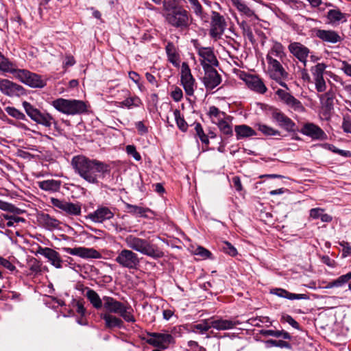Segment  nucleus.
Wrapping results in <instances>:
<instances>
[{"label": "nucleus", "mask_w": 351, "mask_h": 351, "mask_svg": "<svg viewBox=\"0 0 351 351\" xmlns=\"http://www.w3.org/2000/svg\"><path fill=\"white\" fill-rule=\"evenodd\" d=\"M86 290L85 296L92 306L97 310L104 307L106 311L99 315L104 321L106 328H122L124 325L123 320L131 323L136 322L134 310L130 305L110 296L105 295L101 298L95 291L88 287H86Z\"/></svg>", "instance_id": "f257e3e1"}, {"label": "nucleus", "mask_w": 351, "mask_h": 351, "mask_svg": "<svg viewBox=\"0 0 351 351\" xmlns=\"http://www.w3.org/2000/svg\"><path fill=\"white\" fill-rule=\"evenodd\" d=\"M124 241L129 249L125 248L118 251L114 258V261L121 267L128 269H137L140 265V259L134 251L155 260L165 256L162 250L148 239L130 234L125 238Z\"/></svg>", "instance_id": "f03ea898"}, {"label": "nucleus", "mask_w": 351, "mask_h": 351, "mask_svg": "<svg viewBox=\"0 0 351 351\" xmlns=\"http://www.w3.org/2000/svg\"><path fill=\"white\" fill-rule=\"evenodd\" d=\"M71 165L75 172L90 184H98V177L104 178L110 173L109 165L82 155L74 156Z\"/></svg>", "instance_id": "7ed1b4c3"}, {"label": "nucleus", "mask_w": 351, "mask_h": 351, "mask_svg": "<svg viewBox=\"0 0 351 351\" xmlns=\"http://www.w3.org/2000/svg\"><path fill=\"white\" fill-rule=\"evenodd\" d=\"M162 8V16L169 26L181 31L189 28L193 20L191 14L175 0H164Z\"/></svg>", "instance_id": "20e7f679"}, {"label": "nucleus", "mask_w": 351, "mask_h": 351, "mask_svg": "<svg viewBox=\"0 0 351 351\" xmlns=\"http://www.w3.org/2000/svg\"><path fill=\"white\" fill-rule=\"evenodd\" d=\"M51 106L58 112L66 115L82 114L88 111L86 102L79 99H56Z\"/></svg>", "instance_id": "39448f33"}, {"label": "nucleus", "mask_w": 351, "mask_h": 351, "mask_svg": "<svg viewBox=\"0 0 351 351\" xmlns=\"http://www.w3.org/2000/svg\"><path fill=\"white\" fill-rule=\"evenodd\" d=\"M22 105L27 114L36 123L46 128H50L52 124L55 125L57 124V121L50 114L40 112L30 103L25 101L23 102Z\"/></svg>", "instance_id": "423d86ee"}, {"label": "nucleus", "mask_w": 351, "mask_h": 351, "mask_svg": "<svg viewBox=\"0 0 351 351\" xmlns=\"http://www.w3.org/2000/svg\"><path fill=\"white\" fill-rule=\"evenodd\" d=\"M12 74L20 82L31 88H41L47 85V80L43 79L41 75L25 69L16 68Z\"/></svg>", "instance_id": "0eeeda50"}, {"label": "nucleus", "mask_w": 351, "mask_h": 351, "mask_svg": "<svg viewBox=\"0 0 351 351\" xmlns=\"http://www.w3.org/2000/svg\"><path fill=\"white\" fill-rule=\"evenodd\" d=\"M267 62V75L269 77L276 81L281 86L288 89L285 80L288 78L289 73L283 67L284 61H272Z\"/></svg>", "instance_id": "6e6552de"}, {"label": "nucleus", "mask_w": 351, "mask_h": 351, "mask_svg": "<svg viewBox=\"0 0 351 351\" xmlns=\"http://www.w3.org/2000/svg\"><path fill=\"white\" fill-rule=\"evenodd\" d=\"M147 335L149 338L145 341L148 344L162 350L168 348L171 343H174L173 337L169 333L147 332Z\"/></svg>", "instance_id": "1a4fd4ad"}, {"label": "nucleus", "mask_w": 351, "mask_h": 351, "mask_svg": "<svg viewBox=\"0 0 351 351\" xmlns=\"http://www.w3.org/2000/svg\"><path fill=\"white\" fill-rule=\"evenodd\" d=\"M226 23L224 17L216 11L211 12L210 36L215 39L219 38L223 34Z\"/></svg>", "instance_id": "9d476101"}, {"label": "nucleus", "mask_w": 351, "mask_h": 351, "mask_svg": "<svg viewBox=\"0 0 351 351\" xmlns=\"http://www.w3.org/2000/svg\"><path fill=\"white\" fill-rule=\"evenodd\" d=\"M202 68L204 71L203 83L206 89L213 90L221 82V77L213 66L202 63Z\"/></svg>", "instance_id": "9b49d317"}, {"label": "nucleus", "mask_w": 351, "mask_h": 351, "mask_svg": "<svg viewBox=\"0 0 351 351\" xmlns=\"http://www.w3.org/2000/svg\"><path fill=\"white\" fill-rule=\"evenodd\" d=\"M180 80L186 94L189 96L193 95L196 87L195 80L186 62L182 64Z\"/></svg>", "instance_id": "f8f14e48"}, {"label": "nucleus", "mask_w": 351, "mask_h": 351, "mask_svg": "<svg viewBox=\"0 0 351 351\" xmlns=\"http://www.w3.org/2000/svg\"><path fill=\"white\" fill-rule=\"evenodd\" d=\"M51 204L69 215L77 216L81 214V205L67 202L64 199H60L55 197L50 198Z\"/></svg>", "instance_id": "ddd939ff"}, {"label": "nucleus", "mask_w": 351, "mask_h": 351, "mask_svg": "<svg viewBox=\"0 0 351 351\" xmlns=\"http://www.w3.org/2000/svg\"><path fill=\"white\" fill-rule=\"evenodd\" d=\"M0 91L8 97H19L25 95V88L9 80L0 79Z\"/></svg>", "instance_id": "4468645a"}, {"label": "nucleus", "mask_w": 351, "mask_h": 351, "mask_svg": "<svg viewBox=\"0 0 351 351\" xmlns=\"http://www.w3.org/2000/svg\"><path fill=\"white\" fill-rule=\"evenodd\" d=\"M289 52L298 59L304 67L307 64V58L309 56L310 49L299 42H292L288 46Z\"/></svg>", "instance_id": "2eb2a0df"}, {"label": "nucleus", "mask_w": 351, "mask_h": 351, "mask_svg": "<svg viewBox=\"0 0 351 351\" xmlns=\"http://www.w3.org/2000/svg\"><path fill=\"white\" fill-rule=\"evenodd\" d=\"M62 250L73 256H77L82 258H100L101 254L94 248L85 247H77L74 248L62 247Z\"/></svg>", "instance_id": "dca6fc26"}, {"label": "nucleus", "mask_w": 351, "mask_h": 351, "mask_svg": "<svg viewBox=\"0 0 351 351\" xmlns=\"http://www.w3.org/2000/svg\"><path fill=\"white\" fill-rule=\"evenodd\" d=\"M241 77L247 87L255 92L263 94L267 90L263 80L256 75L244 73L241 74Z\"/></svg>", "instance_id": "f3484780"}, {"label": "nucleus", "mask_w": 351, "mask_h": 351, "mask_svg": "<svg viewBox=\"0 0 351 351\" xmlns=\"http://www.w3.org/2000/svg\"><path fill=\"white\" fill-rule=\"evenodd\" d=\"M271 118L278 125L287 132H294L295 123L286 114L278 109H274L271 112Z\"/></svg>", "instance_id": "a211bd4d"}, {"label": "nucleus", "mask_w": 351, "mask_h": 351, "mask_svg": "<svg viewBox=\"0 0 351 351\" xmlns=\"http://www.w3.org/2000/svg\"><path fill=\"white\" fill-rule=\"evenodd\" d=\"M114 215V213L111 208L104 206H99L94 212L90 213L87 218L95 223H102L106 220L113 218Z\"/></svg>", "instance_id": "6ab92c4d"}, {"label": "nucleus", "mask_w": 351, "mask_h": 351, "mask_svg": "<svg viewBox=\"0 0 351 351\" xmlns=\"http://www.w3.org/2000/svg\"><path fill=\"white\" fill-rule=\"evenodd\" d=\"M36 254H40L47 258L48 261L56 268H62V260L61 256L60 254L53 249L40 246L37 250Z\"/></svg>", "instance_id": "aec40b11"}, {"label": "nucleus", "mask_w": 351, "mask_h": 351, "mask_svg": "<svg viewBox=\"0 0 351 351\" xmlns=\"http://www.w3.org/2000/svg\"><path fill=\"white\" fill-rule=\"evenodd\" d=\"M304 135L311 137L314 140H326L328 136L324 130L312 123H305L300 130Z\"/></svg>", "instance_id": "412c9836"}, {"label": "nucleus", "mask_w": 351, "mask_h": 351, "mask_svg": "<svg viewBox=\"0 0 351 351\" xmlns=\"http://www.w3.org/2000/svg\"><path fill=\"white\" fill-rule=\"evenodd\" d=\"M315 36L325 43L335 44L342 40L339 33L332 29H315Z\"/></svg>", "instance_id": "4be33fe9"}, {"label": "nucleus", "mask_w": 351, "mask_h": 351, "mask_svg": "<svg viewBox=\"0 0 351 351\" xmlns=\"http://www.w3.org/2000/svg\"><path fill=\"white\" fill-rule=\"evenodd\" d=\"M198 55L200 56L201 65L202 63L210 66H217L219 62L214 53L213 49L211 47H200L197 48Z\"/></svg>", "instance_id": "5701e85b"}, {"label": "nucleus", "mask_w": 351, "mask_h": 351, "mask_svg": "<svg viewBox=\"0 0 351 351\" xmlns=\"http://www.w3.org/2000/svg\"><path fill=\"white\" fill-rule=\"evenodd\" d=\"M286 56L284 46L280 43L276 41L269 50L266 56V60L267 62L285 61Z\"/></svg>", "instance_id": "b1692460"}, {"label": "nucleus", "mask_w": 351, "mask_h": 351, "mask_svg": "<svg viewBox=\"0 0 351 351\" xmlns=\"http://www.w3.org/2000/svg\"><path fill=\"white\" fill-rule=\"evenodd\" d=\"M326 17L327 23L332 26H337L341 23L346 21V14L341 12L339 8L329 10Z\"/></svg>", "instance_id": "393cba45"}, {"label": "nucleus", "mask_w": 351, "mask_h": 351, "mask_svg": "<svg viewBox=\"0 0 351 351\" xmlns=\"http://www.w3.org/2000/svg\"><path fill=\"white\" fill-rule=\"evenodd\" d=\"M210 326L218 330H230L234 328L236 326L241 324L239 320H230V319H210Z\"/></svg>", "instance_id": "a878e982"}, {"label": "nucleus", "mask_w": 351, "mask_h": 351, "mask_svg": "<svg viewBox=\"0 0 351 351\" xmlns=\"http://www.w3.org/2000/svg\"><path fill=\"white\" fill-rule=\"evenodd\" d=\"M233 5L237 9L241 15L248 18L258 19V17L255 11L242 0H231Z\"/></svg>", "instance_id": "bb28decb"}, {"label": "nucleus", "mask_w": 351, "mask_h": 351, "mask_svg": "<svg viewBox=\"0 0 351 351\" xmlns=\"http://www.w3.org/2000/svg\"><path fill=\"white\" fill-rule=\"evenodd\" d=\"M213 123L218 126V128L222 134L228 137L233 135L231 117L230 116H226V117H223V119H219L218 121L213 120Z\"/></svg>", "instance_id": "cd10ccee"}, {"label": "nucleus", "mask_w": 351, "mask_h": 351, "mask_svg": "<svg viewBox=\"0 0 351 351\" xmlns=\"http://www.w3.org/2000/svg\"><path fill=\"white\" fill-rule=\"evenodd\" d=\"M37 184L38 187L42 190L53 193L59 191L62 182L60 180L51 179L39 181Z\"/></svg>", "instance_id": "c85d7f7f"}, {"label": "nucleus", "mask_w": 351, "mask_h": 351, "mask_svg": "<svg viewBox=\"0 0 351 351\" xmlns=\"http://www.w3.org/2000/svg\"><path fill=\"white\" fill-rule=\"evenodd\" d=\"M271 293L275 294L280 298H287L291 300H307L308 297L306 294H297L292 293L283 289H275L271 291Z\"/></svg>", "instance_id": "c756f323"}, {"label": "nucleus", "mask_w": 351, "mask_h": 351, "mask_svg": "<svg viewBox=\"0 0 351 351\" xmlns=\"http://www.w3.org/2000/svg\"><path fill=\"white\" fill-rule=\"evenodd\" d=\"M234 130L238 140L256 135L255 130L247 125H236Z\"/></svg>", "instance_id": "7c9ffc66"}, {"label": "nucleus", "mask_w": 351, "mask_h": 351, "mask_svg": "<svg viewBox=\"0 0 351 351\" xmlns=\"http://www.w3.org/2000/svg\"><path fill=\"white\" fill-rule=\"evenodd\" d=\"M168 60L174 66H179V56L173 43H168L165 47Z\"/></svg>", "instance_id": "2f4dec72"}, {"label": "nucleus", "mask_w": 351, "mask_h": 351, "mask_svg": "<svg viewBox=\"0 0 351 351\" xmlns=\"http://www.w3.org/2000/svg\"><path fill=\"white\" fill-rule=\"evenodd\" d=\"M15 69L16 65L0 52V71L3 73H10L12 74Z\"/></svg>", "instance_id": "473e14b6"}, {"label": "nucleus", "mask_w": 351, "mask_h": 351, "mask_svg": "<svg viewBox=\"0 0 351 351\" xmlns=\"http://www.w3.org/2000/svg\"><path fill=\"white\" fill-rule=\"evenodd\" d=\"M40 219L43 226L49 230L57 228L60 225V221L58 220L51 217L48 214L42 215Z\"/></svg>", "instance_id": "72a5a7b5"}, {"label": "nucleus", "mask_w": 351, "mask_h": 351, "mask_svg": "<svg viewBox=\"0 0 351 351\" xmlns=\"http://www.w3.org/2000/svg\"><path fill=\"white\" fill-rule=\"evenodd\" d=\"M142 105V101L138 96L127 97L125 99L120 102L121 107H125L130 109L133 107H139Z\"/></svg>", "instance_id": "f704fd0d"}, {"label": "nucleus", "mask_w": 351, "mask_h": 351, "mask_svg": "<svg viewBox=\"0 0 351 351\" xmlns=\"http://www.w3.org/2000/svg\"><path fill=\"white\" fill-rule=\"evenodd\" d=\"M334 98L335 93L332 90H329L327 93L322 94L319 96L322 104L328 109L332 108L333 106Z\"/></svg>", "instance_id": "c9c22d12"}, {"label": "nucleus", "mask_w": 351, "mask_h": 351, "mask_svg": "<svg viewBox=\"0 0 351 351\" xmlns=\"http://www.w3.org/2000/svg\"><path fill=\"white\" fill-rule=\"evenodd\" d=\"M260 334L263 336H272L275 337H282L285 339H290L291 335L289 332L284 330H261Z\"/></svg>", "instance_id": "e433bc0d"}, {"label": "nucleus", "mask_w": 351, "mask_h": 351, "mask_svg": "<svg viewBox=\"0 0 351 351\" xmlns=\"http://www.w3.org/2000/svg\"><path fill=\"white\" fill-rule=\"evenodd\" d=\"M126 208L130 213L139 217H146L147 212L149 210V208H145L143 207L130 204H126Z\"/></svg>", "instance_id": "4c0bfd02"}, {"label": "nucleus", "mask_w": 351, "mask_h": 351, "mask_svg": "<svg viewBox=\"0 0 351 351\" xmlns=\"http://www.w3.org/2000/svg\"><path fill=\"white\" fill-rule=\"evenodd\" d=\"M173 115L178 128L182 132H186L188 129V124L184 117L181 116L180 111L178 109H176L173 111Z\"/></svg>", "instance_id": "58836bf2"}, {"label": "nucleus", "mask_w": 351, "mask_h": 351, "mask_svg": "<svg viewBox=\"0 0 351 351\" xmlns=\"http://www.w3.org/2000/svg\"><path fill=\"white\" fill-rule=\"evenodd\" d=\"M257 129L265 136H276L280 135V132L273 128L262 123L256 125Z\"/></svg>", "instance_id": "ea45409f"}, {"label": "nucleus", "mask_w": 351, "mask_h": 351, "mask_svg": "<svg viewBox=\"0 0 351 351\" xmlns=\"http://www.w3.org/2000/svg\"><path fill=\"white\" fill-rule=\"evenodd\" d=\"M208 116L211 119V121L215 120L218 121L219 119H223L226 115L223 112L219 110V109L214 106L209 108L208 112Z\"/></svg>", "instance_id": "a19ab883"}, {"label": "nucleus", "mask_w": 351, "mask_h": 351, "mask_svg": "<svg viewBox=\"0 0 351 351\" xmlns=\"http://www.w3.org/2000/svg\"><path fill=\"white\" fill-rule=\"evenodd\" d=\"M326 65L324 63H318L311 68V73L314 80L324 78V73L326 70Z\"/></svg>", "instance_id": "79ce46f5"}, {"label": "nucleus", "mask_w": 351, "mask_h": 351, "mask_svg": "<svg viewBox=\"0 0 351 351\" xmlns=\"http://www.w3.org/2000/svg\"><path fill=\"white\" fill-rule=\"evenodd\" d=\"M266 346L267 348L271 347H279L281 348H289L290 344L289 343L283 341V340H274V339H269L265 341Z\"/></svg>", "instance_id": "37998d69"}, {"label": "nucleus", "mask_w": 351, "mask_h": 351, "mask_svg": "<svg viewBox=\"0 0 351 351\" xmlns=\"http://www.w3.org/2000/svg\"><path fill=\"white\" fill-rule=\"evenodd\" d=\"M5 112L11 117L16 118L19 120H25L26 119L25 115L19 110L18 109L14 107H7L5 108Z\"/></svg>", "instance_id": "c03bdc74"}, {"label": "nucleus", "mask_w": 351, "mask_h": 351, "mask_svg": "<svg viewBox=\"0 0 351 351\" xmlns=\"http://www.w3.org/2000/svg\"><path fill=\"white\" fill-rule=\"evenodd\" d=\"M210 319L204 320L202 322L195 324L193 326L194 330H198L201 334H204L207 332L212 327L210 326Z\"/></svg>", "instance_id": "a18cd8bd"}, {"label": "nucleus", "mask_w": 351, "mask_h": 351, "mask_svg": "<svg viewBox=\"0 0 351 351\" xmlns=\"http://www.w3.org/2000/svg\"><path fill=\"white\" fill-rule=\"evenodd\" d=\"M197 135L199 136L200 141L205 144L209 143L208 136L205 134L202 126L199 123H197L195 126Z\"/></svg>", "instance_id": "49530a36"}, {"label": "nucleus", "mask_w": 351, "mask_h": 351, "mask_svg": "<svg viewBox=\"0 0 351 351\" xmlns=\"http://www.w3.org/2000/svg\"><path fill=\"white\" fill-rule=\"evenodd\" d=\"M222 249L224 252L232 256H235L237 254V249L228 241L223 242Z\"/></svg>", "instance_id": "de8ad7c7"}, {"label": "nucleus", "mask_w": 351, "mask_h": 351, "mask_svg": "<svg viewBox=\"0 0 351 351\" xmlns=\"http://www.w3.org/2000/svg\"><path fill=\"white\" fill-rule=\"evenodd\" d=\"M287 106L298 112H303L304 110L302 104L294 97H292V99H291Z\"/></svg>", "instance_id": "09e8293b"}, {"label": "nucleus", "mask_w": 351, "mask_h": 351, "mask_svg": "<svg viewBox=\"0 0 351 351\" xmlns=\"http://www.w3.org/2000/svg\"><path fill=\"white\" fill-rule=\"evenodd\" d=\"M126 152L128 155L132 156L136 161L141 160L140 154L136 151V147L133 145H127L125 147Z\"/></svg>", "instance_id": "8fccbe9b"}, {"label": "nucleus", "mask_w": 351, "mask_h": 351, "mask_svg": "<svg viewBox=\"0 0 351 351\" xmlns=\"http://www.w3.org/2000/svg\"><path fill=\"white\" fill-rule=\"evenodd\" d=\"M351 280V272H348L345 275H341L337 278L335 280L337 287H340L347 283Z\"/></svg>", "instance_id": "3c124183"}, {"label": "nucleus", "mask_w": 351, "mask_h": 351, "mask_svg": "<svg viewBox=\"0 0 351 351\" xmlns=\"http://www.w3.org/2000/svg\"><path fill=\"white\" fill-rule=\"evenodd\" d=\"M282 320H283L285 322H287L289 324H290L293 328L295 329L300 328L299 324L289 315H283L282 316Z\"/></svg>", "instance_id": "603ef678"}, {"label": "nucleus", "mask_w": 351, "mask_h": 351, "mask_svg": "<svg viewBox=\"0 0 351 351\" xmlns=\"http://www.w3.org/2000/svg\"><path fill=\"white\" fill-rule=\"evenodd\" d=\"M314 80L317 92L322 93L326 90V85L324 78L315 79Z\"/></svg>", "instance_id": "864d4df0"}, {"label": "nucleus", "mask_w": 351, "mask_h": 351, "mask_svg": "<svg viewBox=\"0 0 351 351\" xmlns=\"http://www.w3.org/2000/svg\"><path fill=\"white\" fill-rule=\"evenodd\" d=\"M0 265L3 267L8 269L10 271H13L16 269V267L12 265L8 260L3 258L0 256Z\"/></svg>", "instance_id": "5fc2aeb1"}, {"label": "nucleus", "mask_w": 351, "mask_h": 351, "mask_svg": "<svg viewBox=\"0 0 351 351\" xmlns=\"http://www.w3.org/2000/svg\"><path fill=\"white\" fill-rule=\"evenodd\" d=\"M342 128L345 132L351 133V119L349 117H343Z\"/></svg>", "instance_id": "6e6d98bb"}, {"label": "nucleus", "mask_w": 351, "mask_h": 351, "mask_svg": "<svg viewBox=\"0 0 351 351\" xmlns=\"http://www.w3.org/2000/svg\"><path fill=\"white\" fill-rule=\"evenodd\" d=\"M324 213V209L320 208H315L310 210V217L313 219H319Z\"/></svg>", "instance_id": "4d7b16f0"}, {"label": "nucleus", "mask_w": 351, "mask_h": 351, "mask_svg": "<svg viewBox=\"0 0 351 351\" xmlns=\"http://www.w3.org/2000/svg\"><path fill=\"white\" fill-rule=\"evenodd\" d=\"M340 245L343 247V256L346 257L351 254V245L346 241L340 243Z\"/></svg>", "instance_id": "13d9d810"}, {"label": "nucleus", "mask_w": 351, "mask_h": 351, "mask_svg": "<svg viewBox=\"0 0 351 351\" xmlns=\"http://www.w3.org/2000/svg\"><path fill=\"white\" fill-rule=\"evenodd\" d=\"M135 126L141 135L145 134L148 132V128L145 125L143 121L136 122Z\"/></svg>", "instance_id": "bf43d9fd"}, {"label": "nucleus", "mask_w": 351, "mask_h": 351, "mask_svg": "<svg viewBox=\"0 0 351 351\" xmlns=\"http://www.w3.org/2000/svg\"><path fill=\"white\" fill-rule=\"evenodd\" d=\"M195 15L198 17L201 21L204 23H208L209 20L208 14L204 11V9H201V10L197 11L195 13Z\"/></svg>", "instance_id": "052dcab7"}, {"label": "nucleus", "mask_w": 351, "mask_h": 351, "mask_svg": "<svg viewBox=\"0 0 351 351\" xmlns=\"http://www.w3.org/2000/svg\"><path fill=\"white\" fill-rule=\"evenodd\" d=\"M195 15L198 17L201 21L204 23H208L209 20L208 14L204 11V9H201V10L197 11L195 13Z\"/></svg>", "instance_id": "680f3d73"}, {"label": "nucleus", "mask_w": 351, "mask_h": 351, "mask_svg": "<svg viewBox=\"0 0 351 351\" xmlns=\"http://www.w3.org/2000/svg\"><path fill=\"white\" fill-rule=\"evenodd\" d=\"M182 96V91L180 88H176L175 90L171 92V97L176 101H180Z\"/></svg>", "instance_id": "e2e57ef3"}, {"label": "nucleus", "mask_w": 351, "mask_h": 351, "mask_svg": "<svg viewBox=\"0 0 351 351\" xmlns=\"http://www.w3.org/2000/svg\"><path fill=\"white\" fill-rule=\"evenodd\" d=\"M196 254L201 256L204 258H209L211 256V253L208 250L203 247H198L196 250Z\"/></svg>", "instance_id": "0e129e2a"}, {"label": "nucleus", "mask_w": 351, "mask_h": 351, "mask_svg": "<svg viewBox=\"0 0 351 351\" xmlns=\"http://www.w3.org/2000/svg\"><path fill=\"white\" fill-rule=\"evenodd\" d=\"M76 311L81 316H84L86 314V310L84 306V302L78 300L75 304Z\"/></svg>", "instance_id": "69168bd1"}, {"label": "nucleus", "mask_w": 351, "mask_h": 351, "mask_svg": "<svg viewBox=\"0 0 351 351\" xmlns=\"http://www.w3.org/2000/svg\"><path fill=\"white\" fill-rule=\"evenodd\" d=\"M14 206L12 204L0 200V209L5 211L12 212Z\"/></svg>", "instance_id": "338daca9"}, {"label": "nucleus", "mask_w": 351, "mask_h": 351, "mask_svg": "<svg viewBox=\"0 0 351 351\" xmlns=\"http://www.w3.org/2000/svg\"><path fill=\"white\" fill-rule=\"evenodd\" d=\"M232 180L235 189L237 191H241L243 190V186L240 178L239 176H234Z\"/></svg>", "instance_id": "774afa93"}]
</instances>
